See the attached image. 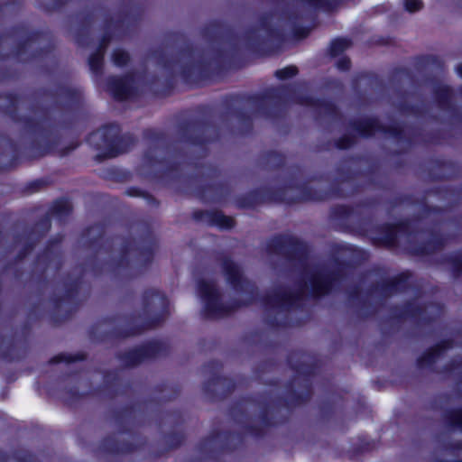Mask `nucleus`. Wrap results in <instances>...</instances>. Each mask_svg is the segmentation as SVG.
I'll return each mask as SVG.
<instances>
[{"mask_svg": "<svg viewBox=\"0 0 462 462\" xmlns=\"http://www.w3.org/2000/svg\"><path fill=\"white\" fill-rule=\"evenodd\" d=\"M199 293L205 308L209 315L217 316L220 312L218 294L215 285L211 282H202L199 286Z\"/></svg>", "mask_w": 462, "mask_h": 462, "instance_id": "obj_1", "label": "nucleus"}, {"mask_svg": "<svg viewBox=\"0 0 462 462\" xmlns=\"http://www.w3.org/2000/svg\"><path fill=\"white\" fill-rule=\"evenodd\" d=\"M297 74V69L293 66L284 68L276 72V76L280 79H288Z\"/></svg>", "mask_w": 462, "mask_h": 462, "instance_id": "obj_2", "label": "nucleus"}, {"mask_svg": "<svg viewBox=\"0 0 462 462\" xmlns=\"http://www.w3.org/2000/svg\"><path fill=\"white\" fill-rule=\"evenodd\" d=\"M113 58H114L115 63L116 65L121 66V65H124L127 61L128 54L122 50H116L114 52Z\"/></svg>", "mask_w": 462, "mask_h": 462, "instance_id": "obj_3", "label": "nucleus"}, {"mask_svg": "<svg viewBox=\"0 0 462 462\" xmlns=\"http://www.w3.org/2000/svg\"><path fill=\"white\" fill-rule=\"evenodd\" d=\"M404 6L407 11L412 13L422 7V2L420 0H406Z\"/></svg>", "mask_w": 462, "mask_h": 462, "instance_id": "obj_4", "label": "nucleus"}, {"mask_svg": "<svg viewBox=\"0 0 462 462\" xmlns=\"http://www.w3.org/2000/svg\"><path fill=\"white\" fill-rule=\"evenodd\" d=\"M338 67L342 69H346L348 68V60L344 59L338 63Z\"/></svg>", "mask_w": 462, "mask_h": 462, "instance_id": "obj_5", "label": "nucleus"}, {"mask_svg": "<svg viewBox=\"0 0 462 462\" xmlns=\"http://www.w3.org/2000/svg\"><path fill=\"white\" fill-rule=\"evenodd\" d=\"M230 273H231L229 274L230 278L233 277V276L235 277V276H236L238 274V270H237V268L236 266H232L231 270H230Z\"/></svg>", "mask_w": 462, "mask_h": 462, "instance_id": "obj_6", "label": "nucleus"}, {"mask_svg": "<svg viewBox=\"0 0 462 462\" xmlns=\"http://www.w3.org/2000/svg\"><path fill=\"white\" fill-rule=\"evenodd\" d=\"M457 72L460 77H462V63L457 67Z\"/></svg>", "mask_w": 462, "mask_h": 462, "instance_id": "obj_7", "label": "nucleus"}, {"mask_svg": "<svg viewBox=\"0 0 462 462\" xmlns=\"http://www.w3.org/2000/svg\"><path fill=\"white\" fill-rule=\"evenodd\" d=\"M345 44H346V42H345V41H342V40H340V41H337V42H334V45H335V46H336V45L344 46Z\"/></svg>", "mask_w": 462, "mask_h": 462, "instance_id": "obj_8", "label": "nucleus"}, {"mask_svg": "<svg viewBox=\"0 0 462 462\" xmlns=\"http://www.w3.org/2000/svg\"><path fill=\"white\" fill-rule=\"evenodd\" d=\"M226 222L227 224L226 225V227H229L232 226V220L231 219H226Z\"/></svg>", "mask_w": 462, "mask_h": 462, "instance_id": "obj_9", "label": "nucleus"}]
</instances>
